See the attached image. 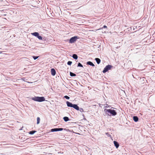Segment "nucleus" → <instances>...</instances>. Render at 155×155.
I'll return each instance as SVG.
<instances>
[{
    "mask_svg": "<svg viewBox=\"0 0 155 155\" xmlns=\"http://www.w3.org/2000/svg\"><path fill=\"white\" fill-rule=\"evenodd\" d=\"M51 72L52 75L54 76L56 74V71L55 70L54 68H52L51 69Z\"/></svg>",
    "mask_w": 155,
    "mask_h": 155,
    "instance_id": "nucleus-6",
    "label": "nucleus"
},
{
    "mask_svg": "<svg viewBox=\"0 0 155 155\" xmlns=\"http://www.w3.org/2000/svg\"><path fill=\"white\" fill-rule=\"evenodd\" d=\"M31 34L32 35H34L37 37L39 35V34L37 32H35L33 33H32Z\"/></svg>",
    "mask_w": 155,
    "mask_h": 155,
    "instance_id": "nucleus-9",
    "label": "nucleus"
},
{
    "mask_svg": "<svg viewBox=\"0 0 155 155\" xmlns=\"http://www.w3.org/2000/svg\"><path fill=\"white\" fill-rule=\"evenodd\" d=\"M107 27V26H106L105 25H104L103 26L104 28H106Z\"/></svg>",
    "mask_w": 155,
    "mask_h": 155,
    "instance_id": "nucleus-27",
    "label": "nucleus"
},
{
    "mask_svg": "<svg viewBox=\"0 0 155 155\" xmlns=\"http://www.w3.org/2000/svg\"><path fill=\"white\" fill-rule=\"evenodd\" d=\"M32 100L35 101L41 102L45 101V98L43 97H35L31 98Z\"/></svg>",
    "mask_w": 155,
    "mask_h": 155,
    "instance_id": "nucleus-2",
    "label": "nucleus"
},
{
    "mask_svg": "<svg viewBox=\"0 0 155 155\" xmlns=\"http://www.w3.org/2000/svg\"><path fill=\"white\" fill-rule=\"evenodd\" d=\"M63 129L62 128H58V131H61L63 130Z\"/></svg>",
    "mask_w": 155,
    "mask_h": 155,
    "instance_id": "nucleus-25",
    "label": "nucleus"
},
{
    "mask_svg": "<svg viewBox=\"0 0 155 155\" xmlns=\"http://www.w3.org/2000/svg\"><path fill=\"white\" fill-rule=\"evenodd\" d=\"M72 107L74 108V109H75L77 110H79V107L76 104H74Z\"/></svg>",
    "mask_w": 155,
    "mask_h": 155,
    "instance_id": "nucleus-5",
    "label": "nucleus"
},
{
    "mask_svg": "<svg viewBox=\"0 0 155 155\" xmlns=\"http://www.w3.org/2000/svg\"><path fill=\"white\" fill-rule=\"evenodd\" d=\"M114 146H115L117 148H118L119 147V145L117 142L115 141H114Z\"/></svg>",
    "mask_w": 155,
    "mask_h": 155,
    "instance_id": "nucleus-8",
    "label": "nucleus"
},
{
    "mask_svg": "<svg viewBox=\"0 0 155 155\" xmlns=\"http://www.w3.org/2000/svg\"><path fill=\"white\" fill-rule=\"evenodd\" d=\"M63 119L64 121L65 122H67L68 120H69V119L68 117H63Z\"/></svg>",
    "mask_w": 155,
    "mask_h": 155,
    "instance_id": "nucleus-13",
    "label": "nucleus"
},
{
    "mask_svg": "<svg viewBox=\"0 0 155 155\" xmlns=\"http://www.w3.org/2000/svg\"><path fill=\"white\" fill-rule=\"evenodd\" d=\"M78 38L77 36H75L71 38L69 40V42L70 43H74Z\"/></svg>",
    "mask_w": 155,
    "mask_h": 155,
    "instance_id": "nucleus-4",
    "label": "nucleus"
},
{
    "mask_svg": "<svg viewBox=\"0 0 155 155\" xmlns=\"http://www.w3.org/2000/svg\"><path fill=\"white\" fill-rule=\"evenodd\" d=\"M40 119L39 117H38L37 118V124H38L40 123Z\"/></svg>",
    "mask_w": 155,
    "mask_h": 155,
    "instance_id": "nucleus-18",
    "label": "nucleus"
},
{
    "mask_svg": "<svg viewBox=\"0 0 155 155\" xmlns=\"http://www.w3.org/2000/svg\"><path fill=\"white\" fill-rule=\"evenodd\" d=\"M39 40H43V38L41 36H39V35L37 37Z\"/></svg>",
    "mask_w": 155,
    "mask_h": 155,
    "instance_id": "nucleus-20",
    "label": "nucleus"
},
{
    "mask_svg": "<svg viewBox=\"0 0 155 155\" xmlns=\"http://www.w3.org/2000/svg\"><path fill=\"white\" fill-rule=\"evenodd\" d=\"M106 134L107 135L108 137H111V136L110 134L108 133H106Z\"/></svg>",
    "mask_w": 155,
    "mask_h": 155,
    "instance_id": "nucleus-24",
    "label": "nucleus"
},
{
    "mask_svg": "<svg viewBox=\"0 0 155 155\" xmlns=\"http://www.w3.org/2000/svg\"><path fill=\"white\" fill-rule=\"evenodd\" d=\"M72 63V62L71 61H69L67 62V64L68 65H71Z\"/></svg>",
    "mask_w": 155,
    "mask_h": 155,
    "instance_id": "nucleus-22",
    "label": "nucleus"
},
{
    "mask_svg": "<svg viewBox=\"0 0 155 155\" xmlns=\"http://www.w3.org/2000/svg\"><path fill=\"white\" fill-rule=\"evenodd\" d=\"M133 119L134 121L135 122H137L138 121V118L137 116H134L133 117Z\"/></svg>",
    "mask_w": 155,
    "mask_h": 155,
    "instance_id": "nucleus-10",
    "label": "nucleus"
},
{
    "mask_svg": "<svg viewBox=\"0 0 155 155\" xmlns=\"http://www.w3.org/2000/svg\"><path fill=\"white\" fill-rule=\"evenodd\" d=\"M87 64L91 65L92 66H94V65L93 63L91 61H88L87 62Z\"/></svg>",
    "mask_w": 155,
    "mask_h": 155,
    "instance_id": "nucleus-11",
    "label": "nucleus"
},
{
    "mask_svg": "<svg viewBox=\"0 0 155 155\" xmlns=\"http://www.w3.org/2000/svg\"><path fill=\"white\" fill-rule=\"evenodd\" d=\"M80 111H83V109L82 108H80Z\"/></svg>",
    "mask_w": 155,
    "mask_h": 155,
    "instance_id": "nucleus-26",
    "label": "nucleus"
},
{
    "mask_svg": "<svg viewBox=\"0 0 155 155\" xmlns=\"http://www.w3.org/2000/svg\"><path fill=\"white\" fill-rule=\"evenodd\" d=\"M78 67H83V66L81 63H79L78 65Z\"/></svg>",
    "mask_w": 155,
    "mask_h": 155,
    "instance_id": "nucleus-19",
    "label": "nucleus"
},
{
    "mask_svg": "<svg viewBox=\"0 0 155 155\" xmlns=\"http://www.w3.org/2000/svg\"><path fill=\"white\" fill-rule=\"evenodd\" d=\"M104 112L105 113V115H104V116L106 115L110 116L111 115L113 116H115L117 114V113L115 110H112L111 109H105L104 110Z\"/></svg>",
    "mask_w": 155,
    "mask_h": 155,
    "instance_id": "nucleus-1",
    "label": "nucleus"
},
{
    "mask_svg": "<svg viewBox=\"0 0 155 155\" xmlns=\"http://www.w3.org/2000/svg\"><path fill=\"white\" fill-rule=\"evenodd\" d=\"M64 97V98H66V99H68V100L70 98L68 96H67V95L65 96Z\"/></svg>",
    "mask_w": 155,
    "mask_h": 155,
    "instance_id": "nucleus-21",
    "label": "nucleus"
},
{
    "mask_svg": "<svg viewBox=\"0 0 155 155\" xmlns=\"http://www.w3.org/2000/svg\"><path fill=\"white\" fill-rule=\"evenodd\" d=\"M33 58L34 59V60H36V59H37L38 57V56H33Z\"/></svg>",
    "mask_w": 155,
    "mask_h": 155,
    "instance_id": "nucleus-23",
    "label": "nucleus"
},
{
    "mask_svg": "<svg viewBox=\"0 0 155 155\" xmlns=\"http://www.w3.org/2000/svg\"><path fill=\"white\" fill-rule=\"evenodd\" d=\"M51 132H56L58 131V128H53L51 130Z\"/></svg>",
    "mask_w": 155,
    "mask_h": 155,
    "instance_id": "nucleus-15",
    "label": "nucleus"
},
{
    "mask_svg": "<svg viewBox=\"0 0 155 155\" xmlns=\"http://www.w3.org/2000/svg\"><path fill=\"white\" fill-rule=\"evenodd\" d=\"M72 57H73V58H74L75 59H77L78 58V56L77 55L75 54H74L73 55Z\"/></svg>",
    "mask_w": 155,
    "mask_h": 155,
    "instance_id": "nucleus-14",
    "label": "nucleus"
},
{
    "mask_svg": "<svg viewBox=\"0 0 155 155\" xmlns=\"http://www.w3.org/2000/svg\"><path fill=\"white\" fill-rule=\"evenodd\" d=\"M105 107H106V108L107 107V106H105Z\"/></svg>",
    "mask_w": 155,
    "mask_h": 155,
    "instance_id": "nucleus-28",
    "label": "nucleus"
},
{
    "mask_svg": "<svg viewBox=\"0 0 155 155\" xmlns=\"http://www.w3.org/2000/svg\"><path fill=\"white\" fill-rule=\"evenodd\" d=\"M95 60L96 61L97 64H99L101 62V60L99 58H95Z\"/></svg>",
    "mask_w": 155,
    "mask_h": 155,
    "instance_id": "nucleus-12",
    "label": "nucleus"
},
{
    "mask_svg": "<svg viewBox=\"0 0 155 155\" xmlns=\"http://www.w3.org/2000/svg\"><path fill=\"white\" fill-rule=\"evenodd\" d=\"M36 132V131H35V130H32L31 131H30L29 132V134L32 135V134H34Z\"/></svg>",
    "mask_w": 155,
    "mask_h": 155,
    "instance_id": "nucleus-16",
    "label": "nucleus"
},
{
    "mask_svg": "<svg viewBox=\"0 0 155 155\" xmlns=\"http://www.w3.org/2000/svg\"><path fill=\"white\" fill-rule=\"evenodd\" d=\"M112 67V66L110 65H108L106 66L104 68L103 71V72L104 73H106L109 70H110V69Z\"/></svg>",
    "mask_w": 155,
    "mask_h": 155,
    "instance_id": "nucleus-3",
    "label": "nucleus"
},
{
    "mask_svg": "<svg viewBox=\"0 0 155 155\" xmlns=\"http://www.w3.org/2000/svg\"><path fill=\"white\" fill-rule=\"evenodd\" d=\"M70 75L71 76H76V74L72 72H70Z\"/></svg>",
    "mask_w": 155,
    "mask_h": 155,
    "instance_id": "nucleus-17",
    "label": "nucleus"
},
{
    "mask_svg": "<svg viewBox=\"0 0 155 155\" xmlns=\"http://www.w3.org/2000/svg\"><path fill=\"white\" fill-rule=\"evenodd\" d=\"M66 104H67V106L68 107H73V104H72V103H71L69 101H67L66 102Z\"/></svg>",
    "mask_w": 155,
    "mask_h": 155,
    "instance_id": "nucleus-7",
    "label": "nucleus"
}]
</instances>
